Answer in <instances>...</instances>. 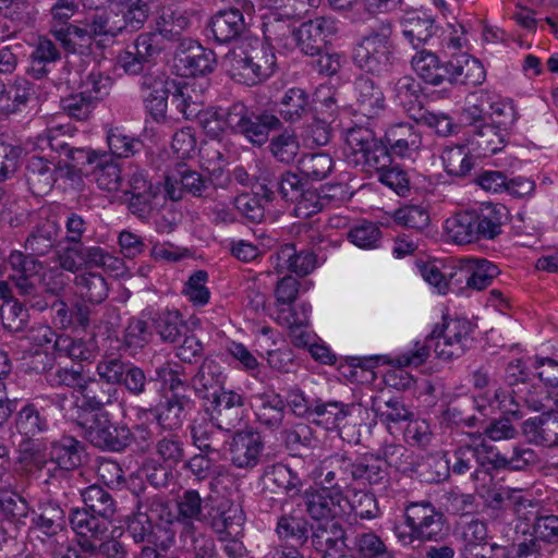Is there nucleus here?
<instances>
[{"label":"nucleus","mask_w":558,"mask_h":558,"mask_svg":"<svg viewBox=\"0 0 558 558\" xmlns=\"http://www.w3.org/2000/svg\"><path fill=\"white\" fill-rule=\"evenodd\" d=\"M83 509H73L70 524L78 536H105L116 513L111 494L99 485H90L82 492Z\"/></svg>","instance_id":"obj_1"},{"label":"nucleus","mask_w":558,"mask_h":558,"mask_svg":"<svg viewBox=\"0 0 558 558\" xmlns=\"http://www.w3.org/2000/svg\"><path fill=\"white\" fill-rule=\"evenodd\" d=\"M248 48L239 47L227 53L225 62L231 77L238 83L255 85L266 78L275 65V54L267 43V37L248 44Z\"/></svg>","instance_id":"obj_2"},{"label":"nucleus","mask_w":558,"mask_h":558,"mask_svg":"<svg viewBox=\"0 0 558 558\" xmlns=\"http://www.w3.org/2000/svg\"><path fill=\"white\" fill-rule=\"evenodd\" d=\"M344 154L349 163L366 171L379 170L391 163L384 140H378L371 129L361 125L347 131Z\"/></svg>","instance_id":"obj_3"},{"label":"nucleus","mask_w":558,"mask_h":558,"mask_svg":"<svg viewBox=\"0 0 558 558\" xmlns=\"http://www.w3.org/2000/svg\"><path fill=\"white\" fill-rule=\"evenodd\" d=\"M410 538L420 542H439L448 534L445 514L430 501L409 502L404 508Z\"/></svg>","instance_id":"obj_4"},{"label":"nucleus","mask_w":558,"mask_h":558,"mask_svg":"<svg viewBox=\"0 0 558 558\" xmlns=\"http://www.w3.org/2000/svg\"><path fill=\"white\" fill-rule=\"evenodd\" d=\"M174 68L183 77L211 73L216 59L213 50L203 47L192 37H178L173 51Z\"/></svg>","instance_id":"obj_5"},{"label":"nucleus","mask_w":558,"mask_h":558,"mask_svg":"<svg viewBox=\"0 0 558 558\" xmlns=\"http://www.w3.org/2000/svg\"><path fill=\"white\" fill-rule=\"evenodd\" d=\"M435 331L434 352L438 359L450 361L462 356L473 342V327L466 319H450Z\"/></svg>","instance_id":"obj_6"},{"label":"nucleus","mask_w":558,"mask_h":558,"mask_svg":"<svg viewBox=\"0 0 558 558\" xmlns=\"http://www.w3.org/2000/svg\"><path fill=\"white\" fill-rule=\"evenodd\" d=\"M211 180L191 169L185 163H177L165 180L166 195L173 202L181 201L187 193L194 197H205Z\"/></svg>","instance_id":"obj_7"},{"label":"nucleus","mask_w":558,"mask_h":558,"mask_svg":"<svg viewBox=\"0 0 558 558\" xmlns=\"http://www.w3.org/2000/svg\"><path fill=\"white\" fill-rule=\"evenodd\" d=\"M85 438L102 450L123 451L131 445V429L126 424H113L108 418L96 417L92 425L85 427Z\"/></svg>","instance_id":"obj_8"},{"label":"nucleus","mask_w":558,"mask_h":558,"mask_svg":"<svg viewBox=\"0 0 558 558\" xmlns=\"http://www.w3.org/2000/svg\"><path fill=\"white\" fill-rule=\"evenodd\" d=\"M265 442L260 433L253 429L236 432L229 447L231 464L241 470L251 471L262 461Z\"/></svg>","instance_id":"obj_9"},{"label":"nucleus","mask_w":558,"mask_h":558,"mask_svg":"<svg viewBox=\"0 0 558 558\" xmlns=\"http://www.w3.org/2000/svg\"><path fill=\"white\" fill-rule=\"evenodd\" d=\"M126 392L137 401L142 411H153L161 398V385L154 377H147L143 368L130 364L121 383Z\"/></svg>","instance_id":"obj_10"},{"label":"nucleus","mask_w":558,"mask_h":558,"mask_svg":"<svg viewBox=\"0 0 558 558\" xmlns=\"http://www.w3.org/2000/svg\"><path fill=\"white\" fill-rule=\"evenodd\" d=\"M178 37H136L133 47L126 51L123 68L128 73L137 74L144 63L155 61L162 52L174 50Z\"/></svg>","instance_id":"obj_11"},{"label":"nucleus","mask_w":558,"mask_h":558,"mask_svg":"<svg viewBox=\"0 0 558 558\" xmlns=\"http://www.w3.org/2000/svg\"><path fill=\"white\" fill-rule=\"evenodd\" d=\"M210 421L222 430L235 428L243 418V396L232 390L215 392L211 401Z\"/></svg>","instance_id":"obj_12"},{"label":"nucleus","mask_w":558,"mask_h":558,"mask_svg":"<svg viewBox=\"0 0 558 558\" xmlns=\"http://www.w3.org/2000/svg\"><path fill=\"white\" fill-rule=\"evenodd\" d=\"M343 500V492L332 490L323 485L317 488L311 487L303 494L306 513L318 523L333 520L340 511Z\"/></svg>","instance_id":"obj_13"},{"label":"nucleus","mask_w":558,"mask_h":558,"mask_svg":"<svg viewBox=\"0 0 558 558\" xmlns=\"http://www.w3.org/2000/svg\"><path fill=\"white\" fill-rule=\"evenodd\" d=\"M354 461L345 454L336 453L322 460L315 470L320 485L332 490H341L353 483Z\"/></svg>","instance_id":"obj_14"},{"label":"nucleus","mask_w":558,"mask_h":558,"mask_svg":"<svg viewBox=\"0 0 558 558\" xmlns=\"http://www.w3.org/2000/svg\"><path fill=\"white\" fill-rule=\"evenodd\" d=\"M85 446L73 436L63 435L50 445V463L54 464L51 476L80 468L83 463Z\"/></svg>","instance_id":"obj_15"},{"label":"nucleus","mask_w":558,"mask_h":558,"mask_svg":"<svg viewBox=\"0 0 558 558\" xmlns=\"http://www.w3.org/2000/svg\"><path fill=\"white\" fill-rule=\"evenodd\" d=\"M384 145L387 146L390 158L391 155L410 158L420 150L422 135L411 123L392 124L385 132Z\"/></svg>","instance_id":"obj_16"},{"label":"nucleus","mask_w":558,"mask_h":558,"mask_svg":"<svg viewBox=\"0 0 558 558\" xmlns=\"http://www.w3.org/2000/svg\"><path fill=\"white\" fill-rule=\"evenodd\" d=\"M50 35H86L84 19L74 0H57L50 8Z\"/></svg>","instance_id":"obj_17"},{"label":"nucleus","mask_w":558,"mask_h":558,"mask_svg":"<svg viewBox=\"0 0 558 558\" xmlns=\"http://www.w3.org/2000/svg\"><path fill=\"white\" fill-rule=\"evenodd\" d=\"M193 407L194 402L187 393L181 391L170 393L156 409V422L162 429H179Z\"/></svg>","instance_id":"obj_18"},{"label":"nucleus","mask_w":558,"mask_h":558,"mask_svg":"<svg viewBox=\"0 0 558 558\" xmlns=\"http://www.w3.org/2000/svg\"><path fill=\"white\" fill-rule=\"evenodd\" d=\"M311 531V535H308L311 545L322 556L335 553L338 549H349L345 529L339 521L327 520L319 522L312 526Z\"/></svg>","instance_id":"obj_19"},{"label":"nucleus","mask_w":558,"mask_h":558,"mask_svg":"<svg viewBox=\"0 0 558 558\" xmlns=\"http://www.w3.org/2000/svg\"><path fill=\"white\" fill-rule=\"evenodd\" d=\"M263 495L268 496L283 492L289 497L299 495L302 490L303 483L298 473L293 472L288 465L276 463L268 465L263 473Z\"/></svg>","instance_id":"obj_20"},{"label":"nucleus","mask_w":558,"mask_h":558,"mask_svg":"<svg viewBox=\"0 0 558 558\" xmlns=\"http://www.w3.org/2000/svg\"><path fill=\"white\" fill-rule=\"evenodd\" d=\"M173 87L174 81L165 80L160 75L143 76L142 88L148 92L144 97L145 107L155 121L159 122L166 118L167 99L170 94L172 95Z\"/></svg>","instance_id":"obj_21"},{"label":"nucleus","mask_w":558,"mask_h":558,"mask_svg":"<svg viewBox=\"0 0 558 558\" xmlns=\"http://www.w3.org/2000/svg\"><path fill=\"white\" fill-rule=\"evenodd\" d=\"M316 263L313 251H298L294 244L288 243L277 251L275 269L278 274L294 272L304 277L315 269Z\"/></svg>","instance_id":"obj_22"},{"label":"nucleus","mask_w":558,"mask_h":558,"mask_svg":"<svg viewBox=\"0 0 558 558\" xmlns=\"http://www.w3.org/2000/svg\"><path fill=\"white\" fill-rule=\"evenodd\" d=\"M175 522L181 525L180 534H193L197 530L196 522H204L208 515L204 512L203 499L197 490L183 492L177 499Z\"/></svg>","instance_id":"obj_23"},{"label":"nucleus","mask_w":558,"mask_h":558,"mask_svg":"<svg viewBox=\"0 0 558 558\" xmlns=\"http://www.w3.org/2000/svg\"><path fill=\"white\" fill-rule=\"evenodd\" d=\"M252 405L257 421L269 429H278L283 422L286 403L275 390L256 393Z\"/></svg>","instance_id":"obj_24"},{"label":"nucleus","mask_w":558,"mask_h":558,"mask_svg":"<svg viewBox=\"0 0 558 558\" xmlns=\"http://www.w3.org/2000/svg\"><path fill=\"white\" fill-rule=\"evenodd\" d=\"M525 437L534 444L558 447V411H548L526 420L522 425Z\"/></svg>","instance_id":"obj_25"},{"label":"nucleus","mask_w":558,"mask_h":558,"mask_svg":"<svg viewBox=\"0 0 558 558\" xmlns=\"http://www.w3.org/2000/svg\"><path fill=\"white\" fill-rule=\"evenodd\" d=\"M508 138V129L505 123H485L474 125L471 144L478 156L487 157L501 150Z\"/></svg>","instance_id":"obj_26"},{"label":"nucleus","mask_w":558,"mask_h":558,"mask_svg":"<svg viewBox=\"0 0 558 558\" xmlns=\"http://www.w3.org/2000/svg\"><path fill=\"white\" fill-rule=\"evenodd\" d=\"M448 82L476 87L485 81V70L483 64L469 54H462L448 62Z\"/></svg>","instance_id":"obj_27"},{"label":"nucleus","mask_w":558,"mask_h":558,"mask_svg":"<svg viewBox=\"0 0 558 558\" xmlns=\"http://www.w3.org/2000/svg\"><path fill=\"white\" fill-rule=\"evenodd\" d=\"M80 393L83 399V407L89 411H100L117 402L119 398L118 388L95 377L85 379Z\"/></svg>","instance_id":"obj_28"},{"label":"nucleus","mask_w":558,"mask_h":558,"mask_svg":"<svg viewBox=\"0 0 558 558\" xmlns=\"http://www.w3.org/2000/svg\"><path fill=\"white\" fill-rule=\"evenodd\" d=\"M171 104L186 120L197 118L204 106L203 90L192 83L174 81Z\"/></svg>","instance_id":"obj_29"},{"label":"nucleus","mask_w":558,"mask_h":558,"mask_svg":"<svg viewBox=\"0 0 558 558\" xmlns=\"http://www.w3.org/2000/svg\"><path fill=\"white\" fill-rule=\"evenodd\" d=\"M507 209L499 204H487L475 210L477 241L494 240L502 232Z\"/></svg>","instance_id":"obj_30"},{"label":"nucleus","mask_w":558,"mask_h":558,"mask_svg":"<svg viewBox=\"0 0 558 558\" xmlns=\"http://www.w3.org/2000/svg\"><path fill=\"white\" fill-rule=\"evenodd\" d=\"M353 482L368 484L377 490H385L389 484V473L378 457L365 456L354 461Z\"/></svg>","instance_id":"obj_31"},{"label":"nucleus","mask_w":558,"mask_h":558,"mask_svg":"<svg viewBox=\"0 0 558 558\" xmlns=\"http://www.w3.org/2000/svg\"><path fill=\"white\" fill-rule=\"evenodd\" d=\"M26 181L35 195L48 193L56 182V169L44 157L32 156L26 165Z\"/></svg>","instance_id":"obj_32"},{"label":"nucleus","mask_w":558,"mask_h":558,"mask_svg":"<svg viewBox=\"0 0 558 558\" xmlns=\"http://www.w3.org/2000/svg\"><path fill=\"white\" fill-rule=\"evenodd\" d=\"M313 106L308 93L300 87L288 89L279 102L280 117L290 123H295L311 116Z\"/></svg>","instance_id":"obj_33"},{"label":"nucleus","mask_w":558,"mask_h":558,"mask_svg":"<svg viewBox=\"0 0 558 558\" xmlns=\"http://www.w3.org/2000/svg\"><path fill=\"white\" fill-rule=\"evenodd\" d=\"M386 37H362L354 49V60L369 72L377 70L381 62L388 60Z\"/></svg>","instance_id":"obj_34"},{"label":"nucleus","mask_w":558,"mask_h":558,"mask_svg":"<svg viewBox=\"0 0 558 558\" xmlns=\"http://www.w3.org/2000/svg\"><path fill=\"white\" fill-rule=\"evenodd\" d=\"M208 524L218 535L220 541L236 538L242 534L244 515L242 510L229 507L226 510H217L216 513H208Z\"/></svg>","instance_id":"obj_35"},{"label":"nucleus","mask_w":558,"mask_h":558,"mask_svg":"<svg viewBox=\"0 0 558 558\" xmlns=\"http://www.w3.org/2000/svg\"><path fill=\"white\" fill-rule=\"evenodd\" d=\"M354 408L353 403L316 399L313 401L311 420L318 425H325L326 428H338L341 422L352 414Z\"/></svg>","instance_id":"obj_36"},{"label":"nucleus","mask_w":558,"mask_h":558,"mask_svg":"<svg viewBox=\"0 0 558 558\" xmlns=\"http://www.w3.org/2000/svg\"><path fill=\"white\" fill-rule=\"evenodd\" d=\"M121 25L114 2H111L106 8L96 7L94 11L87 13L83 27L88 31L86 35H119Z\"/></svg>","instance_id":"obj_37"},{"label":"nucleus","mask_w":558,"mask_h":558,"mask_svg":"<svg viewBox=\"0 0 558 558\" xmlns=\"http://www.w3.org/2000/svg\"><path fill=\"white\" fill-rule=\"evenodd\" d=\"M33 524L47 536H54L66 526L64 510L56 501H45L34 511Z\"/></svg>","instance_id":"obj_38"},{"label":"nucleus","mask_w":558,"mask_h":558,"mask_svg":"<svg viewBox=\"0 0 558 558\" xmlns=\"http://www.w3.org/2000/svg\"><path fill=\"white\" fill-rule=\"evenodd\" d=\"M59 226L52 220L37 225L25 240L24 247L31 255L45 256L58 244Z\"/></svg>","instance_id":"obj_39"},{"label":"nucleus","mask_w":558,"mask_h":558,"mask_svg":"<svg viewBox=\"0 0 558 558\" xmlns=\"http://www.w3.org/2000/svg\"><path fill=\"white\" fill-rule=\"evenodd\" d=\"M90 175L97 186L107 192L118 191L123 181L120 165L106 151H101L92 168Z\"/></svg>","instance_id":"obj_40"},{"label":"nucleus","mask_w":558,"mask_h":558,"mask_svg":"<svg viewBox=\"0 0 558 558\" xmlns=\"http://www.w3.org/2000/svg\"><path fill=\"white\" fill-rule=\"evenodd\" d=\"M448 238L456 244H469L477 241L475 210L460 211L445 222Z\"/></svg>","instance_id":"obj_41"},{"label":"nucleus","mask_w":558,"mask_h":558,"mask_svg":"<svg viewBox=\"0 0 558 558\" xmlns=\"http://www.w3.org/2000/svg\"><path fill=\"white\" fill-rule=\"evenodd\" d=\"M104 536L76 537L77 546L83 553L90 556L99 555L102 558H129V551L124 544L116 538L102 541Z\"/></svg>","instance_id":"obj_42"},{"label":"nucleus","mask_w":558,"mask_h":558,"mask_svg":"<svg viewBox=\"0 0 558 558\" xmlns=\"http://www.w3.org/2000/svg\"><path fill=\"white\" fill-rule=\"evenodd\" d=\"M76 129L72 125H57L46 130L36 137V145L44 150L50 148L52 153L64 156L66 150L74 144Z\"/></svg>","instance_id":"obj_43"},{"label":"nucleus","mask_w":558,"mask_h":558,"mask_svg":"<svg viewBox=\"0 0 558 558\" xmlns=\"http://www.w3.org/2000/svg\"><path fill=\"white\" fill-rule=\"evenodd\" d=\"M412 65L418 76L434 86L448 81V62L440 64L438 57L432 52H422L412 59Z\"/></svg>","instance_id":"obj_44"},{"label":"nucleus","mask_w":558,"mask_h":558,"mask_svg":"<svg viewBox=\"0 0 558 558\" xmlns=\"http://www.w3.org/2000/svg\"><path fill=\"white\" fill-rule=\"evenodd\" d=\"M354 89L359 108L364 116L372 117L384 107L381 90L375 86L374 81L368 76H360L355 80Z\"/></svg>","instance_id":"obj_45"},{"label":"nucleus","mask_w":558,"mask_h":558,"mask_svg":"<svg viewBox=\"0 0 558 558\" xmlns=\"http://www.w3.org/2000/svg\"><path fill=\"white\" fill-rule=\"evenodd\" d=\"M335 162L329 154H305L298 161L300 173L307 180L322 181L333 170Z\"/></svg>","instance_id":"obj_46"},{"label":"nucleus","mask_w":558,"mask_h":558,"mask_svg":"<svg viewBox=\"0 0 558 558\" xmlns=\"http://www.w3.org/2000/svg\"><path fill=\"white\" fill-rule=\"evenodd\" d=\"M213 35H242L248 32L244 16L239 9L218 11L208 23Z\"/></svg>","instance_id":"obj_47"},{"label":"nucleus","mask_w":558,"mask_h":558,"mask_svg":"<svg viewBox=\"0 0 558 558\" xmlns=\"http://www.w3.org/2000/svg\"><path fill=\"white\" fill-rule=\"evenodd\" d=\"M454 532L461 545L488 546V527L484 520L462 517L456 523Z\"/></svg>","instance_id":"obj_48"},{"label":"nucleus","mask_w":558,"mask_h":558,"mask_svg":"<svg viewBox=\"0 0 558 558\" xmlns=\"http://www.w3.org/2000/svg\"><path fill=\"white\" fill-rule=\"evenodd\" d=\"M153 326L163 342L178 343L189 327L178 312L166 311L153 318Z\"/></svg>","instance_id":"obj_49"},{"label":"nucleus","mask_w":558,"mask_h":558,"mask_svg":"<svg viewBox=\"0 0 558 558\" xmlns=\"http://www.w3.org/2000/svg\"><path fill=\"white\" fill-rule=\"evenodd\" d=\"M16 429L28 438L36 437L49 429V423L33 403L24 405L16 414Z\"/></svg>","instance_id":"obj_50"},{"label":"nucleus","mask_w":558,"mask_h":558,"mask_svg":"<svg viewBox=\"0 0 558 558\" xmlns=\"http://www.w3.org/2000/svg\"><path fill=\"white\" fill-rule=\"evenodd\" d=\"M122 32H137L147 19V7L141 0L114 2Z\"/></svg>","instance_id":"obj_51"},{"label":"nucleus","mask_w":558,"mask_h":558,"mask_svg":"<svg viewBox=\"0 0 558 558\" xmlns=\"http://www.w3.org/2000/svg\"><path fill=\"white\" fill-rule=\"evenodd\" d=\"M485 449V445L481 444ZM480 446L464 445L459 446L448 461L450 462V472L457 475L470 473L476 477L480 469Z\"/></svg>","instance_id":"obj_52"},{"label":"nucleus","mask_w":558,"mask_h":558,"mask_svg":"<svg viewBox=\"0 0 558 558\" xmlns=\"http://www.w3.org/2000/svg\"><path fill=\"white\" fill-rule=\"evenodd\" d=\"M280 124V120L274 114L252 112L243 126L242 134L252 143L262 145L267 141L269 132L278 129Z\"/></svg>","instance_id":"obj_53"},{"label":"nucleus","mask_w":558,"mask_h":558,"mask_svg":"<svg viewBox=\"0 0 558 558\" xmlns=\"http://www.w3.org/2000/svg\"><path fill=\"white\" fill-rule=\"evenodd\" d=\"M78 294L90 303L99 304L108 296V284L100 274L83 272L75 277Z\"/></svg>","instance_id":"obj_54"},{"label":"nucleus","mask_w":558,"mask_h":558,"mask_svg":"<svg viewBox=\"0 0 558 558\" xmlns=\"http://www.w3.org/2000/svg\"><path fill=\"white\" fill-rule=\"evenodd\" d=\"M310 523L295 511L283 513L277 520L276 534L280 539H296L302 544L308 541Z\"/></svg>","instance_id":"obj_55"},{"label":"nucleus","mask_w":558,"mask_h":558,"mask_svg":"<svg viewBox=\"0 0 558 558\" xmlns=\"http://www.w3.org/2000/svg\"><path fill=\"white\" fill-rule=\"evenodd\" d=\"M537 461V456L533 449L525 446H515L510 451L495 452L489 462L496 469L509 468L511 470H523Z\"/></svg>","instance_id":"obj_56"},{"label":"nucleus","mask_w":558,"mask_h":558,"mask_svg":"<svg viewBox=\"0 0 558 558\" xmlns=\"http://www.w3.org/2000/svg\"><path fill=\"white\" fill-rule=\"evenodd\" d=\"M466 286L476 290H483L492 284L493 280L499 275L498 267L492 262L483 258H472L468 260Z\"/></svg>","instance_id":"obj_57"},{"label":"nucleus","mask_w":558,"mask_h":558,"mask_svg":"<svg viewBox=\"0 0 558 558\" xmlns=\"http://www.w3.org/2000/svg\"><path fill=\"white\" fill-rule=\"evenodd\" d=\"M155 452L168 468H175L184 462L185 444L179 435L168 434L157 440Z\"/></svg>","instance_id":"obj_58"},{"label":"nucleus","mask_w":558,"mask_h":558,"mask_svg":"<svg viewBox=\"0 0 558 558\" xmlns=\"http://www.w3.org/2000/svg\"><path fill=\"white\" fill-rule=\"evenodd\" d=\"M336 194H322L315 189H306L294 202V214L296 217L306 219L322 211L331 202Z\"/></svg>","instance_id":"obj_59"},{"label":"nucleus","mask_w":558,"mask_h":558,"mask_svg":"<svg viewBox=\"0 0 558 558\" xmlns=\"http://www.w3.org/2000/svg\"><path fill=\"white\" fill-rule=\"evenodd\" d=\"M372 410L375 412L376 417L386 424L388 428L391 427V424L408 422L413 416V413L398 398L389 399L383 404L373 401Z\"/></svg>","instance_id":"obj_60"},{"label":"nucleus","mask_w":558,"mask_h":558,"mask_svg":"<svg viewBox=\"0 0 558 558\" xmlns=\"http://www.w3.org/2000/svg\"><path fill=\"white\" fill-rule=\"evenodd\" d=\"M151 331L147 322L140 318H131L123 331L122 345L135 353L147 345L151 339Z\"/></svg>","instance_id":"obj_61"},{"label":"nucleus","mask_w":558,"mask_h":558,"mask_svg":"<svg viewBox=\"0 0 558 558\" xmlns=\"http://www.w3.org/2000/svg\"><path fill=\"white\" fill-rule=\"evenodd\" d=\"M422 87L412 76L405 75L397 80L393 85L395 99L407 110L411 111L420 106Z\"/></svg>","instance_id":"obj_62"},{"label":"nucleus","mask_w":558,"mask_h":558,"mask_svg":"<svg viewBox=\"0 0 558 558\" xmlns=\"http://www.w3.org/2000/svg\"><path fill=\"white\" fill-rule=\"evenodd\" d=\"M441 159L448 174L463 177L473 168V163L465 146L447 147Z\"/></svg>","instance_id":"obj_63"},{"label":"nucleus","mask_w":558,"mask_h":558,"mask_svg":"<svg viewBox=\"0 0 558 558\" xmlns=\"http://www.w3.org/2000/svg\"><path fill=\"white\" fill-rule=\"evenodd\" d=\"M353 550L359 558H385L391 554L383 539L374 532L357 534L354 538Z\"/></svg>","instance_id":"obj_64"}]
</instances>
